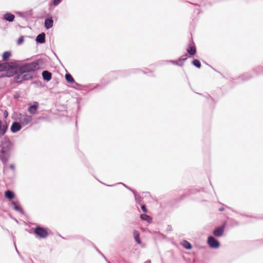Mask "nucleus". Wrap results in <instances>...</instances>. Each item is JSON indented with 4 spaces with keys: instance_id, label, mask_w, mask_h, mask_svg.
<instances>
[{
    "instance_id": "f257e3e1",
    "label": "nucleus",
    "mask_w": 263,
    "mask_h": 263,
    "mask_svg": "<svg viewBox=\"0 0 263 263\" xmlns=\"http://www.w3.org/2000/svg\"><path fill=\"white\" fill-rule=\"evenodd\" d=\"M12 148V143L6 138H3L0 141V159L6 163L10 156V153Z\"/></svg>"
},
{
    "instance_id": "f03ea898",
    "label": "nucleus",
    "mask_w": 263,
    "mask_h": 263,
    "mask_svg": "<svg viewBox=\"0 0 263 263\" xmlns=\"http://www.w3.org/2000/svg\"><path fill=\"white\" fill-rule=\"evenodd\" d=\"M39 64L36 62H33L30 63L24 64L18 67V70L26 74L27 72L34 71L38 69Z\"/></svg>"
},
{
    "instance_id": "7ed1b4c3",
    "label": "nucleus",
    "mask_w": 263,
    "mask_h": 263,
    "mask_svg": "<svg viewBox=\"0 0 263 263\" xmlns=\"http://www.w3.org/2000/svg\"><path fill=\"white\" fill-rule=\"evenodd\" d=\"M18 73L15 74L14 77V81L16 83L21 82L24 80H26L29 79V76L28 74H25L22 72H20L18 69Z\"/></svg>"
},
{
    "instance_id": "20e7f679",
    "label": "nucleus",
    "mask_w": 263,
    "mask_h": 263,
    "mask_svg": "<svg viewBox=\"0 0 263 263\" xmlns=\"http://www.w3.org/2000/svg\"><path fill=\"white\" fill-rule=\"evenodd\" d=\"M20 121L23 125H27L31 122L32 120V117L28 115H21L19 118Z\"/></svg>"
},
{
    "instance_id": "39448f33",
    "label": "nucleus",
    "mask_w": 263,
    "mask_h": 263,
    "mask_svg": "<svg viewBox=\"0 0 263 263\" xmlns=\"http://www.w3.org/2000/svg\"><path fill=\"white\" fill-rule=\"evenodd\" d=\"M208 243L212 248H218L219 247V242L213 237L210 236L208 238Z\"/></svg>"
},
{
    "instance_id": "423d86ee",
    "label": "nucleus",
    "mask_w": 263,
    "mask_h": 263,
    "mask_svg": "<svg viewBox=\"0 0 263 263\" xmlns=\"http://www.w3.org/2000/svg\"><path fill=\"white\" fill-rule=\"evenodd\" d=\"M35 233L41 238H45L48 235L47 231L40 227H37L35 229Z\"/></svg>"
},
{
    "instance_id": "0eeeda50",
    "label": "nucleus",
    "mask_w": 263,
    "mask_h": 263,
    "mask_svg": "<svg viewBox=\"0 0 263 263\" xmlns=\"http://www.w3.org/2000/svg\"><path fill=\"white\" fill-rule=\"evenodd\" d=\"M225 224H223V226L217 228L213 232V234L215 236L217 237H220L222 235L224 229Z\"/></svg>"
},
{
    "instance_id": "6e6552de",
    "label": "nucleus",
    "mask_w": 263,
    "mask_h": 263,
    "mask_svg": "<svg viewBox=\"0 0 263 263\" xmlns=\"http://www.w3.org/2000/svg\"><path fill=\"white\" fill-rule=\"evenodd\" d=\"M21 125L18 122H14L11 126V131L12 133H16L21 129Z\"/></svg>"
},
{
    "instance_id": "1a4fd4ad",
    "label": "nucleus",
    "mask_w": 263,
    "mask_h": 263,
    "mask_svg": "<svg viewBox=\"0 0 263 263\" xmlns=\"http://www.w3.org/2000/svg\"><path fill=\"white\" fill-rule=\"evenodd\" d=\"M53 21L51 17L46 19L45 21V27L47 29H50L53 26Z\"/></svg>"
},
{
    "instance_id": "9d476101",
    "label": "nucleus",
    "mask_w": 263,
    "mask_h": 263,
    "mask_svg": "<svg viewBox=\"0 0 263 263\" xmlns=\"http://www.w3.org/2000/svg\"><path fill=\"white\" fill-rule=\"evenodd\" d=\"M38 108V103L35 102L33 105L30 106L28 108V111L31 114H34Z\"/></svg>"
},
{
    "instance_id": "9b49d317",
    "label": "nucleus",
    "mask_w": 263,
    "mask_h": 263,
    "mask_svg": "<svg viewBox=\"0 0 263 263\" xmlns=\"http://www.w3.org/2000/svg\"><path fill=\"white\" fill-rule=\"evenodd\" d=\"M45 34L42 33L39 34L36 38V41L39 43H44L45 42Z\"/></svg>"
},
{
    "instance_id": "f8f14e48",
    "label": "nucleus",
    "mask_w": 263,
    "mask_h": 263,
    "mask_svg": "<svg viewBox=\"0 0 263 263\" xmlns=\"http://www.w3.org/2000/svg\"><path fill=\"white\" fill-rule=\"evenodd\" d=\"M42 76L44 80L49 81L51 79V73L48 71H44L42 72Z\"/></svg>"
},
{
    "instance_id": "ddd939ff",
    "label": "nucleus",
    "mask_w": 263,
    "mask_h": 263,
    "mask_svg": "<svg viewBox=\"0 0 263 263\" xmlns=\"http://www.w3.org/2000/svg\"><path fill=\"white\" fill-rule=\"evenodd\" d=\"M14 15L13 14H12L10 13H6L5 14H4V18L6 20V21H8L9 22H12L13 21L14 19Z\"/></svg>"
},
{
    "instance_id": "4468645a",
    "label": "nucleus",
    "mask_w": 263,
    "mask_h": 263,
    "mask_svg": "<svg viewBox=\"0 0 263 263\" xmlns=\"http://www.w3.org/2000/svg\"><path fill=\"white\" fill-rule=\"evenodd\" d=\"M11 66L6 62L0 64V71H5L7 70Z\"/></svg>"
},
{
    "instance_id": "2eb2a0df",
    "label": "nucleus",
    "mask_w": 263,
    "mask_h": 263,
    "mask_svg": "<svg viewBox=\"0 0 263 263\" xmlns=\"http://www.w3.org/2000/svg\"><path fill=\"white\" fill-rule=\"evenodd\" d=\"M8 128V126L6 123H3V124L0 126V136H3Z\"/></svg>"
},
{
    "instance_id": "dca6fc26",
    "label": "nucleus",
    "mask_w": 263,
    "mask_h": 263,
    "mask_svg": "<svg viewBox=\"0 0 263 263\" xmlns=\"http://www.w3.org/2000/svg\"><path fill=\"white\" fill-rule=\"evenodd\" d=\"M5 195L6 198H7L9 199H12L14 197V193L10 191H6L5 193Z\"/></svg>"
},
{
    "instance_id": "f3484780",
    "label": "nucleus",
    "mask_w": 263,
    "mask_h": 263,
    "mask_svg": "<svg viewBox=\"0 0 263 263\" xmlns=\"http://www.w3.org/2000/svg\"><path fill=\"white\" fill-rule=\"evenodd\" d=\"M133 235L136 242L139 244L141 243V241L139 239V233L138 231L136 230L134 231L133 232Z\"/></svg>"
},
{
    "instance_id": "a211bd4d",
    "label": "nucleus",
    "mask_w": 263,
    "mask_h": 263,
    "mask_svg": "<svg viewBox=\"0 0 263 263\" xmlns=\"http://www.w3.org/2000/svg\"><path fill=\"white\" fill-rule=\"evenodd\" d=\"M65 79L66 80V81L70 83H75L74 80L73 79L72 77L71 76V74L69 73L66 74Z\"/></svg>"
},
{
    "instance_id": "6ab92c4d",
    "label": "nucleus",
    "mask_w": 263,
    "mask_h": 263,
    "mask_svg": "<svg viewBox=\"0 0 263 263\" xmlns=\"http://www.w3.org/2000/svg\"><path fill=\"white\" fill-rule=\"evenodd\" d=\"M141 218L144 220L147 221L149 223L152 222V218L150 216L146 214L141 215Z\"/></svg>"
},
{
    "instance_id": "aec40b11",
    "label": "nucleus",
    "mask_w": 263,
    "mask_h": 263,
    "mask_svg": "<svg viewBox=\"0 0 263 263\" xmlns=\"http://www.w3.org/2000/svg\"><path fill=\"white\" fill-rule=\"evenodd\" d=\"M12 204L13 205V208L15 211L22 213L23 211L21 207L18 205L16 202L13 201L12 202Z\"/></svg>"
},
{
    "instance_id": "412c9836",
    "label": "nucleus",
    "mask_w": 263,
    "mask_h": 263,
    "mask_svg": "<svg viewBox=\"0 0 263 263\" xmlns=\"http://www.w3.org/2000/svg\"><path fill=\"white\" fill-rule=\"evenodd\" d=\"M187 52L191 55H194L196 52V48L194 46H190L187 49Z\"/></svg>"
},
{
    "instance_id": "4be33fe9",
    "label": "nucleus",
    "mask_w": 263,
    "mask_h": 263,
    "mask_svg": "<svg viewBox=\"0 0 263 263\" xmlns=\"http://www.w3.org/2000/svg\"><path fill=\"white\" fill-rule=\"evenodd\" d=\"M181 245L182 246L186 249H191L192 248L191 244L186 240H184Z\"/></svg>"
},
{
    "instance_id": "5701e85b",
    "label": "nucleus",
    "mask_w": 263,
    "mask_h": 263,
    "mask_svg": "<svg viewBox=\"0 0 263 263\" xmlns=\"http://www.w3.org/2000/svg\"><path fill=\"white\" fill-rule=\"evenodd\" d=\"M11 55L10 52L8 51L5 52L3 54V58L4 60H7Z\"/></svg>"
},
{
    "instance_id": "b1692460",
    "label": "nucleus",
    "mask_w": 263,
    "mask_h": 263,
    "mask_svg": "<svg viewBox=\"0 0 263 263\" xmlns=\"http://www.w3.org/2000/svg\"><path fill=\"white\" fill-rule=\"evenodd\" d=\"M193 64L198 68H200L201 66L200 62L198 60H194L193 61Z\"/></svg>"
},
{
    "instance_id": "393cba45",
    "label": "nucleus",
    "mask_w": 263,
    "mask_h": 263,
    "mask_svg": "<svg viewBox=\"0 0 263 263\" xmlns=\"http://www.w3.org/2000/svg\"><path fill=\"white\" fill-rule=\"evenodd\" d=\"M23 42H24V37H23V36H21L17 41V44L21 45L23 43Z\"/></svg>"
},
{
    "instance_id": "a878e982",
    "label": "nucleus",
    "mask_w": 263,
    "mask_h": 263,
    "mask_svg": "<svg viewBox=\"0 0 263 263\" xmlns=\"http://www.w3.org/2000/svg\"><path fill=\"white\" fill-rule=\"evenodd\" d=\"M62 0H53V4L54 6H57L60 4Z\"/></svg>"
},
{
    "instance_id": "bb28decb",
    "label": "nucleus",
    "mask_w": 263,
    "mask_h": 263,
    "mask_svg": "<svg viewBox=\"0 0 263 263\" xmlns=\"http://www.w3.org/2000/svg\"><path fill=\"white\" fill-rule=\"evenodd\" d=\"M187 54L183 55L180 59V61H185L187 59Z\"/></svg>"
},
{
    "instance_id": "cd10ccee",
    "label": "nucleus",
    "mask_w": 263,
    "mask_h": 263,
    "mask_svg": "<svg viewBox=\"0 0 263 263\" xmlns=\"http://www.w3.org/2000/svg\"><path fill=\"white\" fill-rule=\"evenodd\" d=\"M141 209L142 210V211L144 212H147V210H146V207L144 205H142L141 206Z\"/></svg>"
},
{
    "instance_id": "c85d7f7f",
    "label": "nucleus",
    "mask_w": 263,
    "mask_h": 263,
    "mask_svg": "<svg viewBox=\"0 0 263 263\" xmlns=\"http://www.w3.org/2000/svg\"><path fill=\"white\" fill-rule=\"evenodd\" d=\"M10 167L12 170H14V169H15V166H14V164H11V165H10Z\"/></svg>"
},
{
    "instance_id": "c756f323",
    "label": "nucleus",
    "mask_w": 263,
    "mask_h": 263,
    "mask_svg": "<svg viewBox=\"0 0 263 263\" xmlns=\"http://www.w3.org/2000/svg\"><path fill=\"white\" fill-rule=\"evenodd\" d=\"M171 62V63H173V64H176V65H179V64H178V62H177V61H172Z\"/></svg>"
},
{
    "instance_id": "7c9ffc66",
    "label": "nucleus",
    "mask_w": 263,
    "mask_h": 263,
    "mask_svg": "<svg viewBox=\"0 0 263 263\" xmlns=\"http://www.w3.org/2000/svg\"><path fill=\"white\" fill-rule=\"evenodd\" d=\"M4 115L5 116V117H6L7 116H8V113L7 112H5L4 113Z\"/></svg>"
}]
</instances>
